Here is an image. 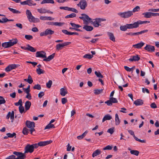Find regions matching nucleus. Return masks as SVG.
<instances>
[{"instance_id":"f257e3e1","label":"nucleus","mask_w":159,"mask_h":159,"mask_svg":"<svg viewBox=\"0 0 159 159\" xmlns=\"http://www.w3.org/2000/svg\"><path fill=\"white\" fill-rule=\"evenodd\" d=\"M17 40L16 39H13L9 40L8 42L3 43L2 44V46L4 48H10L17 43Z\"/></svg>"},{"instance_id":"f03ea898","label":"nucleus","mask_w":159,"mask_h":159,"mask_svg":"<svg viewBox=\"0 0 159 159\" xmlns=\"http://www.w3.org/2000/svg\"><path fill=\"white\" fill-rule=\"evenodd\" d=\"M117 15L121 18H128L133 15V11H129L124 12H120L117 13Z\"/></svg>"},{"instance_id":"7ed1b4c3","label":"nucleus","mask_w":159,"mask_h":159,"mask_svg":"<svg viewBox=\"0 0 159 159\" xmlns=\"http://www.w3.org/2000/svg\"><path fill=\"white\" fill-rule=\"evenodd\" d=\"M79 18L83 20L84 21V24L87 25L89 22H92V19L89 17V16L85 14H82L81 16Z\"/></svg>"},{"instance_id":"20e7f679","label":"nucleus","mask_w":159,"mask_h":159,"mask_svg":"<svg viewBox=\"0 0 159 159\" xmlns=\"http://www.w3.org/2000/svg\"><path fill=\"white\" fill-rule=\"evenodd\" d=\"M135 28L134 23L133 24H126L125 25L121 26L120 30L122 31H125L127 29Z\"/></svg>"},{"instance_id":"39448f33","label":"nucleus","mask_w":159,"mask_h":159,"mask_svg":"<svg viewBox=\"0 0 159 159\" xmlns=\"http://www.w3.org/2000/svg\"><path fill=\"white\" fill-rule=\"evenodd\" d=\"M13 153L17 156L16 158V159H25L26 157L25 155L26 153H25V152L22 153L18 152H14Z\"/></svg>"},{"instance_id":"423d86ee","label":"nucleus","mask_w":159,"mask_h":159,"mask_svg":"<svg viewBox=\"0 0 159 159\" xmlns=\"http://www.w3.org/2000/svg\"><path fill=\"white\" fill-rule=\"evenodd\" d=\"M54 31L51 29H46L44 31L41 32L40 35L41 36L51 35L53 34Z\"/></svg>"},{"instance_id":"0eeeda50","label":"nucleus","mask_w":159,"mask_h":159,"mask_svg":"<svg viewBox=\"0 0 159 159\" xmlns=\"http://www.w3.org/2000/svg\"><path fill=\"white\" fill-rule=\"evenodd\" d=\"M87 5V3L85 0H81L77 4V6L80 7L81 9L84 10L85 9Z\"/></svg>"},{"instance_id":"6e6552de","label":"nucleus","mask_w":159,"mask_h":159,"mask_svg":"<svg viewBox=\"0 0 159 159\" xmlns=\"http://www.w3.org/2000/svg\"><path fill=\"white\" fill-rule=\"evenodd\" d=\"M25 153H31L34 151V147L32 145L27 144L25 147Z\"/></svg>"},{"instance_id":"1a4fd4ad","label":"nucleus","mask_w":159,"mask_h":159,"mask_svg":"<svg viewBox=\"0 0 159 159\" xmlns=\"http://www.w3.org/2000/svg\"><path fill=\"white\" fill-rule=\"evenodd\" d=\"M118 102L117 99L113 97H110L108 100L105 102L108 106H111L112 105V103H116Z\"/></svg>"},{"instance_id":"9d476101","label":"nucleus","mask_w":159,"mask_h":159,"mask_svg":"<svg viewBox=\"0 0 159 159\" xmlns=\"http://www.w3.org/2000/svg\"><path fill=\"white\" fill-rule=\"evenodd\" d=\"M36 57L42 58H46V53L43 51H38L36 53Z\"/></svg>"},{"instance_id":"9b49d317","label":"nucleus","mask_w":159,"mask_h":159,"mask_svg":"<svg viewBox=\"0 0 159 159\" xmlns=\"http://www.w3.org/2000/svg\"><path fill=\"white\" fill-rule=\"evenodd\" d=\"M144 49L148 52H153L155 50L154 46L148 44L146 45L144 48Z\"/></svg>"},{"instance_id":"f8f14e48","label":"nucleus","mask_w":159,"mask_h":159,"mask_svg":"<svg viewBox=\"0 0 159 159\" xmlns=\"http://www.w3.org/2000/svg\"><path fill=\"white\" fill-rule=\"evenodd\" d=\"M101 20H102V19L101 18H96L93 20H95V21H92V22H91L93 23L94 26L97 27L100 25L99 23L101 22Z\"/></svg>"},{"instance_id":"ddd939ff","label":"nucleus","mask_w":159,"mask_h":159,"mask_svg":"<svg viewBox=\"0 0 159 159\" xmlns=\"http://www.w3.org/2000/svg\"><path fill=\"white\" fill-rule=\"evenodd\" d=\"M150 23L149 21H142L140 20L137 21V22H134L135 28H137L139 27V25H141L143 24L149 23Z\"/></svg>"},{"instance_id":"4468645a","label":"nucleus","mask_w":159,"mask_h":159,"mask_svg":"<svg viewBox=\"0 0 159 159\" xmlns=\"http://www.w3.org/2000/svg\"><path fill=\"white\" fill-rule=\"evenodd\" d=\"M25 125L26 127L29 129L34 127L35 126L34 122L29 120H27L26 121Z\"/></svg>"},{"instance_id":"2eb2a0df","label":"nucleus","mask_w":159,"mask_h":159,"mask_svg":"<svg viewBox=\"0 0 159 159\" xmlns=\"http://www.w3.org/2000/svg\"><path fill=\"white\" fill-rule=\"evenodd\" d=\"M52 142V140L41 141L39 143V146H43L50 144Z\"/></svg>"},{"instance_id":"dca6fc26","label":"nucleus","mask_w":159,"mask_h":159,"mask_svg":"<svg viewBox=\"0 0 159 159\" xmlns=\"http://www.w3.org/2000/svg\"><path fill=\"white\" fill-rule=\"evenodd\" d=\"M37 11L40 13H50L51 14H53V12L49 11V10H47L45 8H41L37 9Z\"/></svg>"},{"instance_id":"f3484780","label":"nucleus","mask_w":159,"mask_h":159,"mask_svg":"<svg viewBox=\"0 0 159 159\" xmlns=\"http://www.w3.org/2000/svg\"><path fill=\"white\" fill-rule=\"evenodd\" d=\"M140 59V57L139 56L137 55L133 56L132 58H129V60L130 61H138Z\"/></svg>"},{"instance_id":"a211bd4d","label":"nucleus","mask_w":159,"mask_h":159,"mask_svg":"<svg viewBox=\"0 0 159 159\" xmlns=\"http://www.w3.org/2000/svg\"><path fill=\"white\" fill-rule=\"evenodd\" d=\"M144 43L143 42H141L136 44L133 45V47L137 49L141 48L144 44Z\"/></svg>"},{"instance_id":"6ab92c4d","label":"nucleus","mask_w":159,"mask_h":159,"mask_svg":"<svg viewBox=\"0 0 159 159\" xmlns=\"http://www.w3.org/2000/svg\"><path fill=\"white\" fill-rule=\"evenodd\" d=\"M67 93V91L66 88H61L60 89V94L61 95L64 96Z\"/></svg>"},{"instance_id":"aec40b11","label":"nucleus","mask_w":159,"mask_h":159,"mask_svg":"<svg viewBox=\"0 0 159 159\" xmlns=\"http://www.w3.org/2000/svg\"><path fill=\"white\" fill-rule=\"evenodd\" d=\"M14 112L13 111H12L11 113L10 112H9L6 116V119H8L10 117L11 120H13L14 118Z\"/></svg>"},{"instance_id":"412c9836","label":"nucleus","mask_w":159,"mask_h":159,"mask_svg":"<svg viewBox=\"0 0 159 159\" xmlns=\"http://www.w3.org/2000/svg\"><path fill=\"white\" fill-rule=\"evenodd\" d=\"M107 34L109 38V39L111 40H112L113 42H115V38L113 33L111 32H108L107 33Z\"/></svg>"},{"instance_id":"4be33fe9","label":"nucleus","mask_w":159,"mask_h":159,"mask_svg":"<svg viewBox=\"0 0 159 159\" xmlns=\"http://www.w3.org/2000/svg\"><path fill=\"white\" fill-rule=\"evenodd\" d=\"M55 53H53L52 55L49 56L48 58H45L43 59V61H49L53 59L55 55Z\"/></svg>"},{"instance_id":"5701e85b","label":"nucleus","mask_w":159,"mask_h":159,"mask_svg":"<svg viewBox=\"0 0 159 159\" xmlns=\"http://www.w3.org/2000/svg\"><path fill=\"white\" fill-rule=\"evenodd\" d=\"M40 19L42 20H53L54 19L50 16H41L39 18Z\"/></svg>"},{"instance_id":"b1692460","label":"nucleus","mask_w":159,"mask_h":159,"mask_svg":"<svg viewBox=\"0 0 159 159\" xmlns=\"http://www.w3.org/2000/svg\"><path fill=\"white\" fill-rule=\"evenodd\" d=\"M134 103L136 106L141 105L143 104V101L141 99H137L134 102Z\"/></svg>"},{"instance_id":"393cba45","label":"nucleus","mask_w":159,"mask_h":159,"mask_svg":"<svg viewBox=\"0 0 159 159\" xmlns=\"http://www.w3.org/2000/svg\"><path fill=\"white\" fill-rule=\"evenodd\" d=\"M31 102L29 101H27L25 103V107L26 111L29 110L31 106Z\"/></svg>"},{"instance_id":"a878e982","label":"nucleus","mask_w":159,"mask_h":159,"mask_svg":"<svg viewBox=\"0 0 159 159\" xmlns=\"http://www.w3.org/2000/svg\"><path fill=\"white\" fill-rule=\"evenodd\" d=\"M26 14L27 17L29 21L31 19L32 17L33 16H32L31 12L29 10H26Z\"/></svg>"},{"instance_id":"bb28decb","label":"nucleus","mask_w":159,"mask_h":159,"mask_svg":"<svg viewBox=\"0 0 159 159\" xmlns=\"http://www.w3.org/2000/svg\"><path fill=\"white\" fill-rule=\"evenodd\" d=\"M142 15L146 18H150L152 17V12H148L143 13Z\"/></svg>"},{"instance_id":"cd10ccee","label":"nucleus","mask_w":159,"mask_h":159,"mask_svg":"<svg viewBox=\"0 0 159 159\" xmlns=\"http://www.w3.org/2000/svg\"><path fill=\"white\" fill-rule=\"evenodd\" d=\"M112 119V117L109 114L106 115L103 118L102 122H103L106 120H109Z\"/></svg>"},{"instance_id":"c85d7f7f","label":"nucleus","mask_w":159,"mask_h":159,"mask_svg":"<svg viewBox=\"0 0 159 159\" xmlns=\"http://www.w3.org/2000/svg\"><path fill=\"white\" fill-rule=\"evenodd\" d=\"M83 28L86 30L88 31H91L93 29V27L92 26H90L87 25H84L83 27Z\"/></svg>"},{"instance_id":"c756f323","label":"nucleus","mask_w":159,"mask_h":159,"mask_svg":"<svg viewBox=\"0 0 159 159\" xmlns=\"http://www.w3.org/2000/svg\"><path fill=\"white\" fill-rule=\"evenodd\" d=\"M120 123V120L119 118L118 115L117 114L115 115V124L116 125H119Z\"/></svg>"},{"instance_id":"7c9ffc66","label":"nucleus","mask_w":159,"mask_h":159,"mask_svg":"<svg viewBox=\"0 0 159 159\" xmlns=\"http://www.w3.org/2000/svg\"><path fill=\"white\" fill-rule=\"evenodd\" d=\"M101 151L99 149H97L94 151L92 154V157H94L98 155H99L101 153Z\"/></svg>"},{"instance_id":"2f4dec72","label":"nucleus","mask_w":159,"mask_h":159,"mask_svg":"<svg viewBox=\"0 0 159 159\" xmlns=\"http://www.w3.org/2000/svg\"><path fill=\"white\" fill-rule=\"evenodd\" d=\"M27 46H28V48H27L28 50L32 52H34L36 51V49L33 47L30 46L29 44L27 45Z\"/></svg>"},{"instance_id":"473e14b6","label":"nucleus","mask_w":159,"mask_h":159,"mask_svg":"<svg viewBox=\"0 0 159 159\" xmlns=\"http://www.w3.org/2000/svg\"><path fill=\"white\" fill-rule=\"evenodd\" d=\"M29 21L34 23H37L39 22L40 21V20L39 18H35L34 16H33L30 20H29Z\"/></svg>"},{"instance_id":"72a5a7b5","label":"nucleus","mask_w":159,"mask_h":159,"mask_svg":"<svg viewBox=\"0 0 159 159\" xmlns=\"http://www.w3.org/2000/svg\"><path fill=\"white\" fill-rule=\"evenodd\" d=\"M54 2L53 0H43L41 2V4H43L46 3H50L53 4L54 3Z\"/></svg>"},{"instance_id":"f704fd0d","label":"nucleus","mask_w":159,"mask_h":159,"mask_svg":"<svg viewBox=\"0 0 159 159\" xmlns=\"http://www.w3.org/2000/svg\"><path fill=\"white\" fill-rule=\"evenodd\" d=\"M103 89H95L93 90L94 93L96 95H98L102 92Z\"/></svg>"},{"instance_id":"c9c22d12","label":"nucleus","mask_w":159,"mask_h":159,"mask_svg":"<svg viewBox=\"0 0 159 159\" xmlns=\"http://www.w3.org/2000/svg\"><path fill=\"white\" fill-rule=\"evenodd\" d=\"M56 47L57 50L58 51L61 49L63 46L62 43H58L56 45Z\"/></svg>"},{"instance_id":"e433bc0d","label":"nucleus","mask_w":159,"mask_h":159,"mask_svg":"<svg viewBox=\"0 0 159 159\" xmlns=\"http://www.w3.org/2000/svg\"><path fill=\"white\" fill-rule=\"evenodd\" d=\"M36 72L38 74L40 75L42 74H43L45 73V71L40 68H38L36 69Z\"/></svg>"},{"instance_id":"4c0bfd02","label":"nucleus","mask_w":159,"mask_h":159,"mask_svg":"<svg viewBox=\"0 0 159 159\" xmlns=\"http://www.w3.org/2000/svg\"><path fill=\"white\" fill-rule=\"evenodd\" d=\"M130 153L131 154L134 155L138 156L139 153V151L136 150H132L130 151Z\"/></svg>"},{"instance_id":"58836bf2","label":"nucleus","mask_w":159,"mask_h":159,"mask_svg":"<svg viewBox=\"0 0 159 159\" xmlns=\"http://www.w3.org/2000/svg\"><path fill=\"white\" fill-rule=\"evenodd\" d=\"M8 9L9 10L12 12L13 13H20V12L18 10H17L16 9H14L13 8H10V7H8Z\"/></svg>"},{"instance_id":"ea45409f","label":"nucleus","mask_w":159,"mask_h":159,"mask_svg":"<svg viewBox=\"0 0 159 159\" xmlns=\"http://www.w3.org/2000/svg\"><path fill=\"white\" fill-rule=\"evenodd\" d=\"M70 24L73 28H77L80 27L81 26L78 24H76L74 23L71 22Z\"/></svg>"},{"instance_id":"a19ab883","label":"nucleus","mask_w":159,"mask_h":159,"mask_svg":"<svg viewBox=\"0 0 159 159\" xmlns=\"http://www.w3.org/2000/svg\"><path fill=\"white\" fill-rule=\"evenodd\" d=\"M55 127L53 124L49 123L45 127L44 129H49L51 128H54Z\"/></svg>"},{"instance_id":"79ce46f5","label":"nucleus","mask_w":159,"mask_h":159,"mask_svg":"<svg viewBox=\"0 0 159 159\" xmlns=\"http://www.w3.org/2000/svg\"><path fill=\"white\" fill-rule=\"evenodd\" d=\"M94 73L98 77L100 78H103V76L101 74L99 71L97 72V71H95Z\"/></svg>"},{"instance_id":"37998d69","label":"nucleus","mask_w":159,"mask_h":159,"mask_svg":"<svg viewBox=\"0 0 159 159\" xmlns=\"http://www.w3.org/2000/svg\"><path fill=\"white\" fill-rule=\"evenodd\" d=\"M76 16V14L75 13H72L70 14L67 15L66 17V18H69L75 17Z\"/></svg>"},{"instance_id":"c03bdc74","label":"nucleus","mask_w":159,"mask_h":159,"mask_svg":"<svg viewBox=\"0 0 159 159\" xmlns=\"http://www.w3.org/2000/svg\"><path fill=\"white\" fill-rule=\"evenodd\" d=\"M29 130L27 129L26 127L24 128L23 130L22 133L24 135H27L28 134L29 132L28 130Z\"/></svg>"},{"instance_id":"a18cd8bd","label":"nucleus","mask_w":159,"mask_h":159,"mask_svg":"<svg viewBox=\"0 0 159 159\" xmlns=\"http://www.w3.org/2000/svg\"><path fill=\"white\" fill-rule=\"evenodd\" d=\"M16 134L15 133H13L12 134L8 133L7 134V135L8 136V137L9 138H12L13 137H14L15 138H16Z\"/></svg>"},{"instance_id":"49530a36","label":"nucleus","mask_w":159,"mask_h":159,"mask_svg":"<svg viewBox=\"0 0 159 159\" xmlns=\"http://www.w3.org/2000/svg\"><path fill=\"white\" fill-rule=\"evenodd\" d=\"M13 69L11 66H10V65L6 68L5 70L6 72H8Z\"/></svg>"},{"instance_id":"de8ad7c7","label":"nucleus","mask_w":159,"mask_h":159,"mask_svg":"<svg viewBox=\"0 0 159 159\" xmlns=\"http://www.w3.org/2000/svg\"><path fill=\"white\" fill-rule=\"evenodd\" d=\"M27 79H28L27 82L28 83H29V84H31L33 82V81L32 79V78L30 75H28Z\"/></svg>"},{"instance_id":"09e8293b","label":"nucleus","mask_w":159,"mask_h":159,"mask_svg":"<svg viewBox=\"0 0 159 159\" xmlns=\"http://www.w3.org/2000/svg\"><path fill=\"white\" fill-rule=\"evenodd\" d=\"M52 82L51 80H49L47 83H46V86L48 88H50L52 86Z\"/></svg>"},{"instance_id":"8fccbe9b","label":"nucleus","mask_w":159,"mask_h":159,"mask_svg":"<svg viewBox=\"0 0 159 159\" xmlns=\"http://www.w3.org/2000/svg\"><path fill=\"white\" fill-rule=\"evenodd\" d=\"M93 57V56L91 54H86L84 55L83 57L86 58H87L89 59H90Z\"/></svg>"},{"instance_id":"3c124183","label":"nucleus","mask_w":159,"mask_h":159,"mask_svg":"<svg viewBox=\"0 0 159 159\" xmlns=\"http://www.w3.org/2000/svg\"><path fill=\"white\" fill-rule=\"evenodd\" d=\"M19 109V111L20 113H22L24 111V107L22 106V104H21V105L20 106Z\"/></svg>"},{"instance_id":"603ef678","label":"nucleus","mask_w":159,"mask_h":159,"mask_svg":"<svg viewBox=\"0 0 159 159\" xmlns=\"http://www.w3.org/2000/svg\"><path fill=\"white\" fill-rule=\"evenodd\" d=\"M33 89H36L37 90H40L41 89V86L39 84H37L35 85L33 87Z\"/></svg>"},{"instance_id":"864d4df0","label":"nucleus","mask_w":159,"mask_h":159,"mask_svg":"<svg viewBox=\"0 0 159 159\" xmlns=\"http://www.w3.org/2000/svg\"><path fill=\"white\" fill-rule=\"evenodd\" d=\"M25 37L26 39L28 40H30L33 38V36L30 35H25Z\"/></svg>"},{"instance_id":"5fc2aeb1","label":"nucleus","mask_w":159,"mask_h":159,"mask_svg":"<svg viewBox=\"0 0 159 159\" xmlns=\"http://www.w3.org/2000/svg\"><path fill=\"white\" fill-rule=\"evenodd\" d=\"M114 131V128H110L108 129L107 130V132L108 133H110L111 134H112Z\"/></svg>"},{"instance_id":"6e6d98bb","label":"nucleus","mask_w":159,"mask_h":159,"mask_svg":"<svg viewBox=\"0 0 159 159\" xmlns=\"http://www.w3.org/2000/svg\"><path fill=\"white\" fill-rule=\"evenodd\" d=\"M68 11H71L76 13H78V11L76 9L74 8H70L69 7Z\"/></svg>"},{"instance_id":"4d7b16f0","label":"nucleus","mask_w":159,"mask_h":159,"mask_svg":"<svg viewBox=\"0 0 159 159\" xmlns=\"http://www.w3.org/2000/svg\"><path fill=\"white\" fill-rule=\"evenodd\" d=\"M140 10V7L139 6H137L135 7H134L133 10L132 11L133 12H135L136 11H139Z\"/></svg>"},{"instance_id":"13d9d810","label":"nucleus","mask_w":159,"mask_h":159,"mask_svg":"<svg viewBox=\"0 0 159 159\" xmlns=\"http://www.w3.org/2000/svg\"><path fill=\"white\" fill-rule=\"evenodd\" d=\"M22 102L21 99H20L18 102L15 103V106H17L19 105H20L21 104H22Z\"/></svg>"},{"instance_id":"bf43d9fd","label":"nucleus","mask_w":159,"mask_h":159,"mask_svg":"<svg viewBox=\"0 0 159 159\" xmlns=\"http://www.w3.org/2000/svg\"><path fill=\"white\" fill-rule=\"evenodd\" d=\"M124 68L126 71L129 72H130L133 70V67L131 68H129V67L126 66H124Z\"/></svg>"},{"instance_id":"052dcab7","label":"nucleus","mask_w":159,"mask_h":159,"mask_svg":"<svg viewBox=\"0 0 159 159\" xmlns=\"http://www.w3.org/2000/svg\"><path fill=\"white\" fill-rule=\"evenodd\" d=\"M149 11H152V12H158L159 11V9H149L148 10Z\"/></svg>"},{"instance_id":"680f3d73","label":"nucleus","mask_w":159,"mask_h":159,"mask_svg":"<svg viewBox=\"0 0 159 159\" xmlns=\"http://www.w3.org/2000/svg\"><path fill=\"white\" fill-rule=\"evenodd\" d=\"M2 20H4V23H6V22L7 21H13V20H9L6 17H5V18H2Z\"/></svg>"},{"instance_id":"e2e57ef3","label":"nucleus","mask_w":159,"mask_h":159,"mask_svg":"<svg viewBox=\"0 0 159 159\" xmlns=\"http://www.w3.org/2000/svg\"><path fill=\"white\" fill-rule=\"evenodd\" d=\"M67 102V100L66 98H61V102L63 104H65Z\"/></svg>"},{"instance_id":"0e129e2a","label":"nucleus","mask_w":159,"mask_h":159,"mask_svg":"<svg viewBox=\"0 0 159 159\" xmlns=\"http://www.w3.org/2000/svg\"><path fill=\"white\" fill-rule=\"evenodd\" d=\"M112 147L110 145H107L103 148L104 150H111L112 149Z\"/></svg>"},{"instance_id":"69168bd1","label":"nucleus","mask_w":159,"mask_h":159,"mask_svg":"<svg viewBox=\"0 0 159 159\" xmlns=\"http://www.w3.org/2000/svg\"><path fill=\"white\" fill-rule=\"evenodd\" d=\"M16 157L14 155H11L7 157L5 159H16Z\"/></svg>"},{"instance_id":"338daca9","label":"nucleus","mask_w":159,"mask_h":159,"mask_svg":"<svg viewBox=\"0 0 159 159\" xmlns=\"http://www.w3.org/2000/svg\"><path fill=\"white\" fill-rule=\"evenodd\" d=\"M10 66H11L12 68L13 69H15V68L18 67L20 66L19 64H12L10 65Z\"/></svg>"},{"instance_id":"774afa93","label":"nucleus","mask_w":159,"mask_h":159,"mask_svg":"<svg viewBox=\"0 0 159 159\" xmlns=\"http://www.w3.org/2000/svg\"><path fill=\"white\" fill-rule=\"evenodd\" d=\"M44 95V92H40L38 94V97L39 98H41Z\"/></svg>"}]
</instances>
